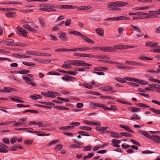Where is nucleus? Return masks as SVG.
I'll return each instance as SVG.
<instances>
[{
  "label": "nucleus",
  "mask_w": 160,
  "mask_h": 160,
  "mask_svg": "<svg viewBox=\"0 0 160 160\" xmlns=\"http://www.w3.org/2000/svg\"><path fill=\"white\" fill-rule=\"evenodd\" d=\"M128 4V3L122 1H116L109 3L107 5V7L109 8L110 11H120L121 9L119 7H122Z\"/></svg>",
  "instance_id": "nucleus-1"
},
{
  "label": "nucleus",
  "mask_w": 160,
  "mask_h": 160,
  "mask_svg": "<svg viewBox=\"0 0 160 160\" xmlns=\"http://www.w3.org/2000/svg\"><path fill=\"white\" fill-rule=\"evenodd\" d=\"M39 6L40 7L39 10L41 11L48 12H56L57 11L56 9L52 8V5L48 4H42Z\"/></svg>",
  "instance_id": "nucleus-2"
},
{
  "label": "nucleus",
  "mask_w": 160,
  "mask_h": 160,
  "mask_svg": "<svg viewBox=\"0 0 160 160\" xmlns=\"http://www.w3.org/2000/svg\"><path fill=\"white\" fill-rule=\"evenodd\" d=\"M136 104L139 106L149 108L150 110L152 111L155 114L160 115V110L156 108H151L147 104L142 103H136Z\"/></svg>",
  "instance_id": "nucleus-3"
},
{
  "label": "nucleus",
  "mask_w": 160,
  "mask_h": 160,
  "mask_svg": "<svg viewBox=\"0 0 160 160\" xmlns=\"http://www.w3.org/2000/svg\"><path fill=\"white\" fill-rule=\"evenodd\" d=\"M85 61L82 60H74L73 65L77 66L91 67L92 65L90 64L85 63Z\"/></svg>",
  "instance_id": "nucleus-4"
},
{
  "label": "nucleus",
  "mask_w": 160,
  "mask_h": 160,
  "mask_svg": "<svg viewBox=\"0 0 160 160\" xmlns=\"http://www.w3.org/2000/svg\"><path fill=\"white\" fill-rule=\"evenodd\" d=\"M48 92L49 93H48L44 92H42L41 94L46 97L51 98H55L56 96H60L59 94L56 92H54L52 91H48Z\"/></svg>",
  "instance_id": "nucleus-5"
},
{
  "label": "nucleus",
  "mask_w": 160,
  "mask_h": 160,
  "mask_svg": "<svg viewBox=\"0 0 160 160\" xmlns=\"http://www.w3.org/2000/svg\"><path fill=\"white\" fill-rule=\"evenodd\" d=\"M22 78L25 80V82L26 83L33 87H35L36 86V84L34 82H32V81L33 80V79H31L27 77L24 76H22Z\"/></svg>",
  "instance_id": "nucleus-6"
},
{
  "label": "nucleus",
  "mask_w": 160,
  "mask_h": 160,
  "mask_svg": "<svg viewBox=\"0 0 160 160\" xmlns=\"http://www.w3.org/2000/svg\"><path fill=\"white\" fill-rule=\"evenodd\" d=\"M17 29L18 31V34L25 37H27L28 32L26 30L23 29V28L18 26L17 27Z\"/></svg>",
  "instance_id": "nucleus-7"
},
{
  "label": "nucleus",
  "mask_w": 160,
  "mask_h": 160,
  "mask_svg": "<svg viewBox=\"0 0 160 160\" xmlns=\"http://www.w3.org/2000/svg\"><path fill=\"white\" fill-rule=\"evenodd\" d=\"M59 34L58 37L62 41H68L69 40V38L66 37L67 35L65 32H61Z\"/></svg>",
  "instance_id": "nucleus-8"
},
{
  "label": "nucleus",
  "mask_w": 160,
  "mask_h": 160,
  "mask_svg": "<svg viewBox=\"0 0 160 160\" xmlns=\"http://www.w3.org/2000/svg\"><path fill=\"white\" fill-rule=\"evenodd\" d=\"M28 125H38L39 127H42L43 126V124L41 122H36L34 121H32L28 123Z\"/></svg>",
  "instance_id": "nucleus-9"
},
{
  "label": "nucleus",
  "mask_w": 160,
  "mask_h": 160,
  "mask_svg": "<svg viewBox=\"0 0 160 160\" xmlns=\"http://www.w3.org/2000/svg\"><path fill=\"white\" fill-rule=\"evenodd\" d=\"M113 47L105 46L103 47H101V51L105 52H114Z\"/></svg>",
  "instance_id": "nucleus-10"
},
{
  "label": "nucleus",
  "mask_w": 160,
  "mask_h": 160,
  "mask_svg": "<svg viewBox=\"0 0 160 160\" xmlns=\"http://www.w3.org/2000/svg\"><path fill=\"white\" fill-rule=\"evenodd\" d=\"M14 40L12 39H7L0 42V43H3L6 44L8 46H11L12 44H14Z\"/></svg>",
  "instance_id": "nucleus-11"
},
{
  "label": "nucleus",
  "mask_w": 160,
  "mask_h": 160,
  "mask_svg": "<svg viewBox=\"0 0 160 160\" xmlns=\"http://www.w3.org/2000/svg\"><path fill=\"white\" fill-rule=\"evenodd\" d=\"M151 140H153L155 142L160 143V137L157 135H153L152 136V138Z\"/></svg>",
  "instance_id": "nucleus-12"
},
{
  "label": "nucleus",
  "mask_w": 160,
  "mask_h": 160,
  "mask_svg": "<svg viewBox=\"0 0 160 160\" xmlns=\"http://www.w3.org/2000/svg\"><path fill=\"white\" fill-rule=\"evenodd\" d=\"M125 45H120L114 46L113 47L114 52L117 51V49L120 50H123L125 49Z\"/></svg>",
  "instance_id": "nucleus-13"
},
{
  "label": "nucleus",
  "mask_w": 160,
  "mask_h": 160,
  "mask_svg": "<svg viewBox=\"0 0 160 160\" xmlns=\"http://www.w3.org/2000/svg\"><path fill=\"white\" fill-rule=\"evenodd\" d=\"M105 92L111 91L112 93H116L117 91L115 90H113V88L109 85H107L105 86Z\"/></svg>",
  "instance_id": "nucleus-14"
},
{
  "label": "nucleus",
  "mask_w": 160,
  "mask_h": 160,
  "mask_svg": "<svg viewBox=\"0 0 160 160\" xmlns=\"http://www.w3.org/2000/svg\"><path fill=\"white\" fill-rule=\"evenodd\" d=\"M96 58L102 59H110V58L109 56L105 55H96Z\"/></svg>",
  "instance_id": "nucleus-15"
},
{
  "label": "nucleus",
  "mask_w": 160,
  "mask_h": 160,
  "mask_svg": "<svg viewBox=\"0 0 160 160\" xmlns=\"http://www.w3.org/2000/svg\"><path fill=\"white\" fill-rule=\"evenodd\" d=\"M120 128H124L125 130L128 132H130L132 133H134V132L133 130L131 129L130 127L127 126H125L121 124L120 125Z\"/></svg>",
  "instance_id": "nucleus-16"
},
{
  "label": "nucleus",
  "mask_w": 160,
  "mask_h": 160,
  "mask_svg": "<svg viewBox=\"0 0 160 160\" xmlns=\"http://www.w3.org/2000/svg\"><path fill=\"white\" fill-rule=\"evenodd\" d=\"M98 62H102L105 63H108L111 64H120L119 63L116 62H115L112 61H110L102 60H97Z\"/></svg>",
  "instance_id": "nucleus-17"
},
{
  "label": "nucleus",
  "mask_w": 160,
  "mask_h": 160,
  "mask_svg": "<svg viewBox=\"0 0 160 160\" xmlns=\"http://www.w3.org/2000/svg\"><path fill=\"white\" fill-rule=\"evenodd\" d=\"M96 32L97 34L101 36H103L104 35V31L103 29L101 28H97L96 29Z\"/></svg>",
  "instance_id": "nucleus-18"
},
{
  "label": "nucleus",
  "mask_w": 160,
  "mask_h": 160,
  "mask_svg": "<svg viewBox=\"0 0 160 160\" xmlns=\"http://www.w3.org/2000/svg\"><path fill=\"white\" fill-rule=\"evenodd\" d=\"M55 109L61 110H69L70 108L66 107L61 106H55L54 107Z\"/></svg>",
  "instance_id": "nucleus-19"
},
{
  "label": "nucleus",
  "mask_w": 160,
  "mask_h": 160,
  "mask_svg": "<svg viewBox=\"0 0 160 160\" xmlns=\"http://www.w3.org/2000/svg\"><path fill=\"white\" fill-rule=\"evenodd\" d=\"M74 128V126H67L62 127L59 128V129L61 130H69L72 129Z\"/></svg>",
  "instance_id": "nucleus-20"
},
{
  "label": "nucleus",
  "mask_w": 160,
  "mask_h": 160,
  "mask_svg": "<svg viewBox=\"0 0 160 160\" xmlns=\"http://www.w3.org/2000/svg\"><path fill=\"white\" fill-rule=\"evenodd\" d=\"M77 6L71 5H62V9H74L77 8Z\"/></svg>",
  "instance_id": "nucleus-21"
},
{
  "label": "nucleus",
  "mask_w": 160,
  "mask_h": 160,
  "mask_svg": "<svg viewBox=\"0 0 160 160\" xmlns=\"http://www.w3.org/2000/svg\"><path fill=\"white\" fill-rule=\"evenodd\" d=\"M12 45L15 46L26 47L28 46V44L25 43L17 42L14 43Z\"/></svg>",
  "instance_id": "nucleus-22"
},
{
  "label": "nucleus",
  "mask_w": 160,
  "mask_h": 160,
  "mask_svg": "<svg viewBox=\"0 0 160 160\" xmlns=\"http://www.w3.org/2000/svg\"><path fill=\"white\" fill-rule=\"evenodd\" d=\"M110 136L112 137L117 138H118L121 137V136L119 135V134L117 132H114L113 131L111 132Z\"/></svg>",
  "instance_id": "nucleus-23"
},
{
  "label": "nucleus",
  "mask_w": 160,
  "mask_h": 160,
  "mask_svg": "<svg viewBox=\"0 0 160 160\" xmlns=\"http://www.w3.org/2000/svg\"><path fill=\"white\" fill-rule=\"evenodd\" d=\"M138 58L142 60L143 61H148V60H152L153 59L152 58H150L148 57H147L145 56H140L139 57H138Z\"/></svg>",
  "instance_id": "nucleus-24"
},
{
  "label": "nucleus",
  "mask_w": 160,
  "mask_h": 160,
  "mask_svg": "<svg viewBox=\"0 0 160 160\" xmlns=\"http://www.w3.org/2000/svg\"><path fill=\"white\" fill-rule=\"evenodd\" d=\"M141 119V117L137 114H133L132 115L130 118L131 120H133L134 119H136L139 120Z\"/></svg>",
  "instance_id": "nucleus-25"
},
{
  "label": "nucleus",
  "mask_w": 160,
  "mask_h": 160,
  "mask_svg": "<svg viewBox=\"0 0 160 160\" xmlns=\"http://www.w3.org/2000/svg\"><path fill=\"white\" fill-rule=\"evenodd\" d=\"M14 129L15 130L26 131L28 132H29V130H33V128H22L18 129L15 128Z\"/></svg>",
  "instance_id": "nucleus-26"
},
{
  "label": "nucleus",
  "mask_w": 160,
  "mask_h": 160,
  "mask_svg": "<svg viewBox=\"0 0 160 160\" xmlns=\"http://www.w3.org/2000/svg\"><path fill=\"white\" fill-rule=\"evenodd\" d=\"M33 61L37 62H38L42 63H46L47 60H42L39 59L34 58Z\"/></svg>",
  "instance_id": "nucleus-27"
},
{
  "label": "nucleus",
  "mask_w": 160,
  "mask_h": 160,
  "mask_svg": "<svg viewBox=\"0 0 160 160\" xmlns=\"http://www.w3.org/2000/svg\"><path fill=\"white\" fill-rule=\"evenodd\" d=\"M129 110H131V112H140L141 111V110L139 108H137L136 107H132L130 108H128Z\"/></svg>",
  "instance_id": "nucleus-28"
},
{
  "label": "nucleus",
  "mask_w": 160,
  "mask_h": 160,
  "mask_svg": "<svg viewBox=\"0 0 160 160\" xmlns=\"http://www.w3.org/2000/svg\"><path fill=\"white\" fill-rule=\"evenodd\" d=\"M79 128L83 130L89 131H91L92 129V128H91L86 126H80L79 127Z\"/></svg>",
  "instance_id": "nucleus-29"
},
{
  "label": "nucleus",
  "mask_w": 160,
  "mask_h": 160,
  "mask_svg": "<svg viewBox=\"0 0 160 160\" xmlns=\"http://www.w3.org/2000/svg\"><path fill=\"white\" fill-rule=\"evenodd\" d=\"M4 89L5 90V92H11L12 91H16V90H15V89L12 88L4 87Z\"/></svg>",
  "instance_id": "nucleus-30"
},
{
  "label": "nucleus",
  "mask_w": 160,
  "mask_h": 160,
  "mask_svg": "<svg viewBox=\"0 0 160 160\" xmlns=\"http://www.w3.org/2000/svg\"><path fill=\"white\" fill-rule=\"evenodd\" d=\"M88 155L84 156L83 157V160H85L87 158H91L93 156V155H94V153L93 152L89 153H88Z\"/></svg>",
  "instance_id": "nucleus-31"
},
{
  "label": "nucleus",
  "mask_w": 160,
  "mask_h": 160,
  "mask_svg": "<svg viewBox=\"0 0 160 160\" xmlns=\"http://www.w3.org/2000/svg\"><path fill=\"white\" fill-rule=\"evenodd\" d=\"M120 134L122 136L127 137H132V134L127 132H122L120 133Z\"/></svg>",
  "instance_id": "nucleus-32"
},
{
  "label": "nucleus",
  "mask_w": 160,
  "mask_h": 160,
  "mask_svg": "<svg viewBox=\"0 0 160 160\" xmlns=\"http://www.w3.org/2000/svg\"><path fill=\"white\" fill-rule=\"evenodd\" d=\"M22 63L25 65L28 66H34L36 65V64L34 63H32L27 62H23Z\"/></svg>",
  "instance_id": "nucleus-33"
},
{
  "label": "nucleus",
  "mask_w": 160,
  "mask_h": 160,
  "mask_svg": "<svg viewBox=\"0 0 160 160\" xmlns=\"http://www.w3.org/2000/svg\"><path fill=\"white\" fill-rule=\"evenodd\" d=\"M82 86L85 87L86 88H88L89 89H92L93 88V87L91 85L88 83H84L83 84Z\"/></svg>",
  "instance_id": "nucleus-34"
},
{
  "label": "nucleus",
  "mask_w": 160,
  "mask_h": 160,
  "mask_svg": "<svg viewBox=\"0 0 160 160\" xmlns=\"http://www.w3.org/2000/svg\"><path fill=\"white\" fill-rule=\"evenodd\" d=\"M39 21L41 26L43 28H45V25L43 19L42 18L39 17Z\"/></svg>",
  "instance_id": "nucleus-35"
},
{
  "label": "nucleus",
  "mask_w": 160,
  "mask_h": 160,
  "mask_svg": "<svg viewBox=\"0 0 160 160\" xmlns=\"http://www.w3.org/2000/svg\"><path fill=\"white\" fill-rule=\"evenodd\" d=\"M78 133L80 134L81 135L83 136H90V135L88 134V133L87 132H84V131H79L78 132Z\"/></svg>",
  "instance_id": "nucleus-36"
},
{
  "label": "nucleus",
  "mask_w": 160,
  "mask_h": 160,
  "mask_svg": "<svg viewBox=\"0 0 160 160\" xmlns=\"http://www.w3.org/2000/svg\"><path fill=\"white\" fill-rule=\"evenodd\" d=\"M130 27H132L135 31H137L140 33L141 32L140 29L138 27L134 26L133 25H131Z\"/></svg>",
  "instance_id": "nucleus-37"
},
{
  "label": "nucleus",
  "mask_w": 160,
  "mask_h": 160,
  "mask_svg": "<svg viewBox=\"0 0 160 160\" xmlns=\"http://www.w3.org/2000/svg\"><path fill=\"white\" fill-rule=\"evenodd\" d=\"M115 79L118 81L122 83H126L127 81L123 79L120 78H116Z\"/></svg>",
  "instance_id": "nucleus-38"
},
{
  "label": "nucleus",
  "mask_w": 160,
  "mask_h": 160,
  "mask_svg": "<svg viewBox=\"0 0 160 160\" xmlns=\"http://www.w3.org/2000/svg\"><path fill=\"white\" fill-rule=\"evenodd\" d=\"M92 148V147L91 145H88L85 147L83 149V151H90L91 150Z\"/></svg>",
  "instance_id": "nucleus-39"
},
{
  "label": "nucleus",
  "mask_w": 160,
  "mask_h": 160,
  "mask_svg": "<svg viewBox=\"0 0 160 160\" xmlns=\"http://www.w3.org/2000/svg\"><path fill=\"white\" fill-rule=\"evenodd\" d=\"M78 72L77 71H73L70 70H68L67 71L66 73L68 74L71 75H75L76 74H77Z\"/></svg>",
  "instance_id": "nucleus-40"
},
{
  "label": "nucleus",
  "mask_w": 160,
  "mask_h": 160,
  "mask_svg": "<svg viewBox=\"0 0 160 160\" xmlns=\"http://www.w3.org/2000/svg\"><path fill=\"white\" fill-rule=\"evenodd\" d=\"M6 16L8 17H12L15 15L16 13L14 12H11L10 13H5Z\"/></svg>",
  "instance_id": "nucleus-41"
},
{
  "label": "nucleus",
  "mask_w": 160,
  "mask_h": 160,
  "mask_svg": "<svg viewBox=\"0 0 160 160\" xmlns=\"http://www.w3.org/2000/svg\"><path fill=\"white\" fill-rule=\"evenodd\" d=\"M71 19L69 18L68 19L65 23V25L66 26H69L71 23Z\"/></svg>",
  "instance_id": "nucleus-42"
},
{
  "label": "nucleus",
  "mask_w": 160,
  "mask_h": 160,
  "mask_svg": "<svg viewBox=\"0 0 160 160\" xmlns=\"http://www.w3.org/2000/svg\"><path fill=\"white\" fill-rule=\"evenodd\" d=\"M119 20H127L130 19V18L128 17L120 16H119Z\"/></svg>",
  "instance_id": "nucleus-43"
},
{
  "label": "nucleus",
  "mask_w": 160,
  "mask_h": 160,
  "mask_svg": "<svg viewBox=\"0 0 160 160\" xmlns=\"http://www.w3.org/2000/svg\"><path fill=\"white\" fill-rule=\"evenodd\" d=\"M33 140H26L24 141V144L27 145H30L32 144Z\"/></svg>",
  "instance_id": "nucleus-44"
},
{
  "label": "nucleus",
  "mask_w": 160,
  "mask_h": 160,
  "mask_svg": "<svg viewBox=\"0 0 160 160\" xmlns=\"http://www.w3.org/2000/svg\"><path fill=\"white\" fill-rule=\"evenodd\" d=\"M90 48L89 47H83V48H78V49L79 51H86L90 50Z\"/></svg>",
  "instance_id": "nucleus-45"
},
{
  "label": "nucleus",
  "mask_w": 160,
  "mask_h": 160,
  "mask_svg": "<svg viewBox=\"0 0 160 160\" xmlns=\"http://www.w3.org/2000/svg\"><path fill=\"white\" fill-rule=\"evenodd\" d=\"M56 52H63L65 51H68V49L67 48H59L55 49Z\"/></svg>",
  "instance_id": "nucleus-46"
},
{
  "label": "nucleus",
  "mask_w": 160,
  "mask_h": 160,
  "mask_svg": "<svg viewBox=\"0 0 160 160\" xmlns=\"http://www.w3.org/2000/svg\"><path fill=\"white\" fill-rule=\"evenodd\" d=\"M58 140H54L51 141L50 143L47 145V146H51L54 144H56L59 142Z\"/></svg>",
  "instance_id": "nucleus-47"
},
{
  "label": "nucleus",
  "mask_w": 160,
  "mask_h": 160,
  "mask_svg": "<svg viewBox=\"0 0 160 160\" xmlns=\"http://www.w3.org/2000/svg\"><path fill=\"white\" fill-rule=\"evenodd\" d=\"M68 33L70 34H72L79 36L80 32L76 31H69Z\"/></svg>",
  "instance_id": "nucleus-48"
},
{
  "label": "nucleus",
  "mask_w": 160,
  "mask_h": 160,
  "mask_svg": "<svg viewBox=\"0 0 160 160\" xmlns=\"http://www.w3.org/2000/svg\"><path fill=\"white\" fill-rule=\"evenodd\" d=\"M39 102L41 104H45V105L52 106H54V103H53L51 102Z\"/></svg>",
  "instance_id": "nucleus-49"
},
{
  "label": "nucleus",
  "mask_w": 160,
  "mask_h": 160,
  "mask_svg": "<svg viewBox=\"0 0 160 160\" xmlns=\"http://www.w3.org/2000/svg\"><path fill=\"white\" fill-rule=\"evenodd\" d=\"M90 50H92L93 51H97L98 50H101V47L97 46V47H93L92 48H90Z\"/></svg>",
  "instance_id": "nucleus-50"
},
{
  "label": "nucleus",
  "mask_w": 160,
  "mask_h": 160,
  "mask_svg": "<svg viewBox=\"0 0 160 160\" xmlns=\"http://www.w3.org/2000/svg\"><path fill=\"white\" fill-rule=\"evenodd\" d=\"M82 147L76 144H72L69 146V148H81Z\"/></svg>",
  "instance_id": "nucleus-51"
},
{
  "label": "nucleus",
  "mask_w": 160,
  "mask_h": 160,
  "mask_svg": "<svg viewBox=\"0 0 160 160\" xmlns=\"http://www.w3.org/2000/svg\"><path fill=\"white\" fill-rule=\"evenodd\" d=\"M142 12H139L136 13L130 12L129 13V15H142Z\"/></svg>",
  "instance_id": "nucleus-52"
},
{
  "label": "nucleus",
  "mask_w": 160,
  "mask_h": 160,
  "mask_svg": "<svg viewBox=\"0 0 160 160\" xmlns=\"http://www.w3.org/2000/svg\"><path fill=\"white\" fill-rule=\"evenodd\" d=\"M11 100L17 102L19 103H24V101H22L20 99L13 98H11Z\"/></svg>",
  "instance_id": "nucleus-53"
},
{
  "label": "nucleus",
  "mask_w": 160,
  "mask_h": 160,
  "mask_svg": "<svg viewBox=\"0 0 160 160\" xmlns=\"http://www.w3.org/2000/svg\"><path fill=\"white\" fill-rule=\"evenodd\" d=\"M85 42H86L90 43H92V44L94 43V41H93L92 39H90L89 38H88V37L87 38H86V39L85 40Z\"/></svg>",
  "instance_id": "nucleus-54"
},
{
  "label": "nucleus",
  "mask_w": 160,
  "mask_h": 160,
  "mask_svg": "<svg viewBox=\"0 0 160 160\" xmlns=\"http://www.w3.org/2000/svg\"><path fill=\"white\" fill-rule=\"evenodd\" d=\"M2 141L7 144H9L10 143L9 140L8 138H3Z\"/></svg>",
  "instance_id": "nucleus-55"
},
{
  "label": "nucleus",
  "mask_w": 160,
  "mask_h": 160,
  "mask_svg": "<svg viewBox=\"0 0 160 160\" xmlns=\"http://www.w3.org/2000/svg\"><path fill=\"white\" fill-rule=\"evenodd\" d=\"M17 9L16 8H3V11H17Z\"/></svg>",
  "instance_id": "nucleus-56"
},
{
  "label": "nucleus",
  "mask_w": 160,
  "mask_h": 160,
  "mask_svg": "<svg viewBox=\"0 0 160 160\" xmlns=\"http://www.w3.org/2000/svg\"><path fill=\"white\" fill-rule=\"evenodd\" d=\"M121 142L120 140L116 139H113L112 141V143L113 144H119Z\"/></svg>",
  "instance_id": "nucleus-57"
},
{
  "label": "nucleus",
  "mask_w": 160,
  "mask_h": 160,
  "mask_svg": "<svg viewBox=\"0 0 160 160\" xmlns=\"http://www.w3.org/2000/svg\"><path fill=\"white\" fill-rule=\"evenodd\" d=\"M147 72L154 73H158L160 72V69H158L156 71H154L153 70H148Z\"/></svg>",
  "instance_id": "nucleus-58"
},
{
  "label": "nucleus",
  "mask_w": 160,
  "mask_h": 160,
  "mask_svg": "<svg viewBox=\"0 0 160 160\" xmlns=\"http://www.w3.org/2000/svg\"><path fill=\"white\" fill-rule=\"evenodd\" d=\"M130 141L134 144L137 145L138 146L140 147L141 146L140 144L137 141L132 139L130 140Z\"/></svg>",
  "instance_id": "nucleus-59"
},
{
  "label": "nucleus",
  "mask_w": 160,
  "mask_h": 160,
  "mask_svg": "<svg viewBox=\"0 0 160 160\" xmlns=\"http://www.w3.org/2000/svg\"><path fill=\"white\" fill-rule=\"evenodd\" d=\"M57 99L58 100H62L67 102H69L70 101V100L69 99H66L60 97L57 98Z\"/></svg>",
  "instance_id": "nucleus-60"
},
{
  "label": "nucleus",
  "mask_w": 160,
  "mask_h": 160,
  "mask_svg": "<svg viewBox=\"0 0 160 160\" xmlns=\"http://www.w3.org/2000/svg\"><path fill=\"white\" fill-rule=\"evenodd\" d=\"M74 60H68L64 62V63L69 64L70 65H73Z\"/></svg>",
  "instance_id": "nucleus-61"
},
{
  "label": "nucleus",
  "mask_w": 160,
  "mask_h": 160,
  "mask_svg": "<svg viewBox=\"0 0 160 160\" xmlns=\"http://www.w3.org/2000/svg\"><path fill=\"white\" fill-rule=\"evenodd\" d=\"M63 133L64 134L67 135L69 137H72L74 136V134L72 133L69 132H63Z\"/></svg>",
  "instance_id": "nucleus-62"
},
{
  "label": "nucleus",
  "mask_w": 160,
  "mask_h": 160,
  "mask_svg": "<svg viewBox=\"0 0 160 160\" xmlns=\"http://www.w3.org/2000/svg\"><path fill=\"white\" fill-rule=\"evenodd\" d=\"M139 84L142 85H146L148 84V82L145 81L140 80Z\"/></svg>",
  "instance_id": "nucleus-63"
},
{
  "label": "nucleus",
  "mask_w": 160,
  "mask_h": 160,
  "mask_svg": "<svg viewBox=\"0 0 160 160\" xmlns=\"http://www.w3.org/2000/svg\"><path fill=\"white\" fill-rule=\"evenodd\" d=\"M62 147L63 146L62 145L58 144L56 146L55 149H57V150H60L62 148Z\"/></svg>",
  "instance_id": "nucleus-64"
}]
</instances>
